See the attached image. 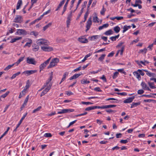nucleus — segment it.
I'll use <instances>...</instances> for the list:
<instances>
[{"instance_id": "f257e3e1", "label": "nucleus", "mask_w": 156, "mask_h": 156, "mask_svg": "<svg viewBox=\"0 0 156 156\" xmlns=\"http://www.w3.org/2000/svg\"><path fill=\"white\" fill-rule=\"evenodd\" d=\"M59 59L57 58L52 59L49 65L47 67L48 69H49L56 66L57 65V63L59 62Z\"/></svg>"}, {"instance_id": "f03ea898", "label": "nucleus", "mask_w": 156, "mask_h": 156, "mask_svg": "<svg viewBox=\"0 0 156 156\" xmlns=\"http://www.w3.org/2000/svg\"><path fill=\"white\" fill-rule=\"evenodd\" d=\"M53 78V72H51V76L47 80L44 85L43 86L42 89H44L45 87L48 86L50 83H52L51 81Z\"/></svg>"}, {"instance_id": "7ed1b4c3", "label": "nucleus", "mask_w": 156, "mask_h": 156, "mask_svg": "<svg viewBox=\"0 0 156 156\" xmlns=\"http://www.w3.org/2000/svg\"><path fill=\"white\" fill-rule=\"evenodd\" d=\"M37 43L38 45H47L48 44V41L43 38L39 39L37 41Z\"/></svg>"}, {"instance_id": "20e7f679", "label": "nucleus", "mask_w": 156, "mask_h": 156, "mask_svg": "<svg viewBox=\"0 0 156 156\" xmlns=\"http://www.w3.org/2000/svg\"><path fill=\"white\" fill-rule=\"evenodd\" d=\"M27 62L29 64H31L35 65L36 64L37 62L36 61L35 59L34 58L30 57L27 58Z\"/></svg>"}, {"instance_id": "39448f33", "label": "nucleus", "mask_w": 156, "mask_h": 156, "mask_svg": "<svg viewBox=\"0 0 156 156\" xmlns=\"http://www.w3.org/2000/svg\"><path fill=\"white\" fill-rule=\"evenodd\" d=\"M52 85V83H50L49 86H48L47 87H46V88L41 92V97L44 95L45 94H46L50 89Z\"/></svg>"}, {"instance_id": "423d86ee", "label": "nucleus", "mask_w": 156, "mask_h": 156, "mask_svg": "<svg viewBox=\"0 0 156 156\" xmlns=\"http://www.w3.org/2000/svg\"><path fill=\"white\" fill-rule=\"evenodd\" d=\"M91 19L92 18L91 17H90L87 21V25L86 26V27L87 28L86 30V31L89 30L90 28V26L91 25L92 23Z\"/></svg>"}, {"instance_id": "0eeeda50", "label": "nucleus", "mask_w": 156, "mask_h": 156, "mask_svg": "<svg viewBox=\"0 0 156 156\" xmlns=\"http://www.w3.org/2000/svg\"><path fill=\"white\" fill-rule=\"evenodd\" d=\"M16 33L19 35H26L27 34V32L25 30L20 29H17Z\"/></svg>"}, {"instance_id": "6e6552de", "label": "nucleus", "mask_w": 156, "mask_h": 156, "mask_svg": "<svg viewBox=\"0 0 156 156\" xmlns=\"http://www.w3.org/2000/svg\"><path fill=\"white\" fill-rule=\"evenodd\" d=\"M22 16L20 15H16L14 19V22L15 23H21L22 21Z\"/></svg>"}, {"instance_id": "1a4fd4ad", "label": "nucleus", "mask_w": 156, "mask_h": 156, "mask_svg": "<svg viewBox=\"0 0 156 156\" xmlns=\"http://www.w3.org/2000/svg\"><path fill=\"white\" fill-rule=\"evenodd\" d=\"M41 49L45 51H50L53 50V48L50 46H43L41 47Z\"/></svg>"}, {"instance_id": "9d476101", "label": "nucleus", "mask_w": 156, "mask_h": 156, "mask_svg": "<svg viewBox=\"0 0 156 156\" xmlns=\"http://www.w3.org/2000/svg\"><path fill=\"white\" fill-rule=\"evenodd\" d=\"M135 98L134 96H133L127 98L123 101V102L125 103H131L133 101V100Z\"/></svg>"}, {"instance_id": "9b49d317", "label": "nucleus", "mask_w": 156, "mask_h": 156, "mask_svg": "<svg viewBox=\"0 0 156 156\" xmlns=\"http://www.w3.org/2000/svg\"><path fill=\"white\" fill-rule=\"evenodd\" d=\"M79 41L81 43H86L88 42V40L87 39L83 37H79Z\"/></svg>"}, {"instance_id": "f8f14e48", "label": "nucleus", "mask_w": 156, "mask_h": 156, "mask_svg": "<svg viewBox=\"0 0 156 156\" xmlns=\"http://www.w3.org/2000/svg\"><path fill=\"white\" fill-rule=\"evenodd\" d=\"M82 74V73H78L75 74L73 75V76H71L69 79L70 80H71L74 79H76L77 78H78Z\"/></svg>"}, {"instance_id": "ddd939ff", "label": "nucleus", "mask_w": 156, "mask_h": 156, "mask_svg": "<svg viewBox=\"0 0 156 156\" xmlns=\"http://www.w3.org/2000/svg\"><path fill=\"white\" fill-rule=\"evenodd\" d=\"M63 111V113H70V112H73L74 111V109H62Z\"/></svg>"}, {"instance_id": "4468645a", "label": "nucleus", "mask_w": 156, "mask_h": 156, "mask_svg": "<svg viewBox=\"0 0 156 156\" xmlns=\"http://www.w3.org/2000/svg\"><path fill=\"white\" fill-rule=\"evenodd\" d=\"M27 113H25L22 117L21 119L20 120L19 123L17 125V127H19L20 126V124H21L23 120L24 119L25 117L27 116Z\"/></svg>"}, {"instance_id": "2eb2a0df", "label": "nucleus", "mask_w": 156, "mask_h": 156, "mask_svg": "<svg viewBox=\"0 0 156 156\" xmlns=\"http://www.w3.org/2000/svg\"><path fill=\"white\" fill-rule=\"evenodd\" d=\"M68 74H69V73L67 72H65L63 76V77L62 78L61 80L59 83L60 84H61V83L66 79V76H68Z\"/></svg>"}, {"instance_id": "dca6fc26", "label": "nucleus", "mask_w": 156, "mask_h": 156, "mask_svg": "<svg viewBox=\"0 0 156 156\" xmlns=\"http://www.w3.org/2000/svg\"><path fill=\"white\" fill-rule=\"evenodd\" d=\"M133 74L134 76H136V78L138 79L139 80H140L141 78V76L137 71L134 72Z\"/></svg>"}, {"instance_id": "f3484780", "label": "nucleus", "mask_w": 156, "mask_h": 156, "mask_svg": "<svg viewBox=\"0 0 156 156\" xmlns=\"http://www.w3.org/2000/svg\"><path fill=\"white\" fill-rule=\"evenodd\" d=\"M21 38L22 37H16L12 39L10 42L11 43H13L16 42L17 41L20 40Z\"/></svg>"}, {"instance_id": "a211bd4d", "label": "nucleus", "mask_w": 156, "mask_h": 156, "mask_svg": "<svg viewBox=\"0 0 156 156\" xmlns=\"http://www.w3.org/2000/svg\"><path fill=\"white\" fill-rule=\"evenodd\" d=\"M109 26V24L108 23H106L103 25L101 26H100L99 27L98 29L99 30H101L104 28H107Z\"/></svg>"}, {"instance_id": "6ab92c4d", "label": "nucleus", "mask_w": 156, "mask_h": 156, "mask_svg": "<svg viewBox=\"0 0 156 156\" xmlns=\"http://www.w3.org/2000/svg\"><path fill=\"white\" fill-rule=\"evenodd\" d=\"M113 32L112 30H109L106 31L104 33V34L106 35H109L113 34Z\"/></svg>"}, {"instance_id": "aec40b11", "label": "nucleus", "mask_w": 156, "mask_h": 156, "mask_svg": "<svg viewBox=\"0 0 156 156\" xmlns=\"http://www.w3.org/2000/svg\"><path fill=\"white\" fill-rule=\"evenodd\" d=\"M140 104V102H133L131 105V108H132L134 107L137 106L138 105H139Z\"/></svg>"}, {"instance_id": "412c9836", "label": "nucleus", "mask_w": 156, "mask_h": 156, "mask_svg": "<svg viewBox=\"0 0 156 156\" xmlns=\"http://www.w3.org/2000/svg\"><path fill=\"white\" fill-rule=\"evenodd\" d=\"M141 85L144 90H146L148 87L147 85L144 82H142L141 84Z\"/></svg>"}, {"instance_id": "4be33fe9", "label": "nucleus", "mask_w": 156, "mask_h": 156, "mask_svg": "<svg viewBox=\"0 0 156 156\" xmlns=\"http://www.w3.org/2000/svg\"><path fill=\"white\" fill-rule=\"evenodd\" d=\"M30 87V81L29 80H27L26 83V85L25 87H24L23 90H25L26 91H27V90Z\"/></svg>"}, {"instance_id": "5701e85b", "label": "nucleus", "mask_w": 156, "mask_h": 156, "mask_svg": "<svg viewBox=\"0 0 156 156\" xmlns=\"http://www.w3.org/2000/svg\"><path fill=\"white\" fill-rule=\"evenodd\" d=\"M26 92L27 91H26L25 90H23L22 91V92L20 93L19 96V98H21L23 95H25Z\"/></svg>"}, {"instance_id": "b1692460", "label": "nucleus", "mask_w": 156, "mask_h": 156, "mask_svg": "<svg viewBox=\"0 0 156 156\" xmlns=\"http://www.w3.org/2000/svg\"><path fill=\"white\" fill-rule=\"evenodd\" d=\"M113 30L116 33H117L119 32L120 28L118 26H116L114 28Z\"/></svg>"}, {"instance_id": "393cba45", "label": "nucleus", "mask_w": 156, "mask_h": 156, "mask_svg": "<svg viewBox=\"0 0 156 156\" xmlns=\"http://www.w3.org/2000/svg\"><path fill=\"white\" fill-rule=\"evenodd\" d=\"M100 37V36L99 35H94L90 37V40L91 41H95V40L99 38Z\"/></svg>"}, {"instance_id": "a878e982", "label": "nucleus", "mask_w": 156, "mask_h": 156, "mask_svg": "<svg viewBox=\"0 0 156 156\" xmlns=\"http://www.w3.org/2000/svg\"><path fill=\"white\" fill-rule=\"evenodd\" d=\"M148 84L150 86V87L151 89H155L156 88V87L154 86V82H148Z\"/></svg>"}, {"instance_id": "bb28decb", "label": "nucleus", "mask_w": 156, "mask_h": 156, "mask_svg": "<svg viewBox=\"0 0 156 156\" xmlns=\"http://www.w3.org/2000/svg\"><path fill=\"white\" fill-rule=\"evenodd\" d=\"M22 4V2L21 0H19L17 2V6H16V9H19Z\"/></svg>"}, {"instance_id": "cd10ccee", "label": "nucleus", "mask_w": 156, "mask_h": 156, "mask_svg": "<svg viewBox=\"0 0 156 156\" xmlns=\"http://www.w3.org/2000/svg\"><path fill=\"white\" fill-rule=\"evenodd\" d=\"M32 40L31 39H29V42H27L24 45V47H25L26 46H28L29 47H30L31 44L32 43Z\"/></svg>"}, {"instance_id": "c85d7f7f", "label": "nucleus", "mask_w": 156, "mask_h": 156, "mask_svg": "<svg viewBox=\"0 0 156 156\" xmlns=\"http://www.w3.org/2000/svg\"><path fill=\"white\" fill-rule=\"evenodd\" d=\"M90 83V81L87 80V79H83L81 81V83L82 84H87Z\"/></svg>"}, {"instance_id": "c756f323", "label": "nucleus", "mask_w": 156, "mask_h": 156, "mask_svg": "<svg viewBox=\"0 0 156 156\" xmlns=\"http://www.w3.org/2000/svg\"><path fill=\"white\" fill-rule=\"evenodd\" d=\"M69 2H68L67 1H66V2L65 5H64V7H63V10L62 13V15L64 12H65V11L66 10V7H67V6L68 5V3Z\"/></svg>"}, {"instance_id": "7c9ffc66", "label": "nucleus", "mask_w": 156, "mask_h": 156, "mask_svg": "<svg viewBox=\"0 0 156 156\" xmlns=\"http://www.w3.org/2000/svg\"><path fill=\"white\" fill-rule=\"evenodd\" d=\"M21 73L20 72H19L14 74H13L12 76L11 77V79H14L17 76H18L19 75H20Z\"/></svg>"}, {"instance_id": "2f4dec72", "label": "nucleus", "mask_w": 156, "mask_h": 156, "mask_svg": "<svg viewBox=\"0 0 156 156\" xmlns=\"http://www.w3.org/2000/svg\"><path fill=\"white\" fill-rule=\"evenodd\" d=\"M52 24V23H48V24L46 25L44 27H43V30L44 31H45L47 29H48L49 27L51 26Z\"/></svg>"}, {"instance_id": "473e14b6", "label": "nucleus", "mask_w": 156, "mask_h": 156, "mask_svg": "<svg viewBox=\"0 0 156 156\" xmlns=\"http://www.w3.org/2000/svg\"><path fill=\"white\" fill-rule=\"evenodd\" d=\"M105 55H106L105 54L102 55H101L98 58V60L101 62H102L104 59Z\"/></svg>"}, {"instance_id": "72a5a7b5", "label": "nucleus", "mask_w": 156, "mask_h": 156, "mask_svg": "<svg viewBox=\"0 0 156 156\" xmlns=\"http://www.w3.org/2000/svg\"><path fill=\"white\" fill-rule=\"evenodd\" d=\"M116 106V105H105V108H110L115 107Z\"/></svg>"}, {"instance_id": "f704fd0d", "label": "nucleus", "mask_w": 156, "mask_h": 156, "mask_svg": "<svg viewBox=\"0 0 156 156\" xmlns=\"http://www.w3.org/2000/svg\"><path fill=\"white\" fill-rule=\"evenodd\" d=\"M30 34L31 35H34L36 37L38 35V33L37 32L33 31L30 33Z\"/></svg>"}, {"instance_id": "c9c22d12", "label": "nucleus", "mask_w": 156, "mask_h": 156, "mask_svg": "<svg viewBox=\"0 0 156 156\" xmlns=\"http://www.w3.org/2000/svg\"><path fill=\"white\" fill-rule=\"evenodd\" d=\"M14 64H13L12 65H8L7 67L4 69V70L5 71H7L9 69H10L11 67H12L14 65Z\"/></svg>"}, {"instance_id": "e433bc0d", "label": "nucleus", "mask_w": 156, "mask_h": 156, "mask_svg": "<svg viewBox=\"0 0 156 156\" xmlns=\"http://www.w3.org/2000/svg\"><path fill=\"white\" fill-rule=\"evenodd\" d=\"M119 73L118 72H115L114 73V74L112 76V78L113 79H115L118 76Z\"/></svg>"}, {"instance_id": "4c0bfd02", "label": "nucleus", "mask_w": 156, "mask_h": 156, "mask_svg": "<svg viewBox=\"0 0 156 156\" xmlns=\"http://www.w3.org/2000/svg\"><path fill=\"white\" fill-rule=\"evenodd\" d=\"M45 67V66L43 64V63L41 64L39 66L40 72H41V71Z\"/></svg>"}, {"instance_id": "58836bf2", "label": "nucleus", "mask_w": 156, "mask_h": 156, "mask_svg": "<svg viewBox=\"0 0 156 156\" xmlns=\"http://www.w3.org/2000/svg\"><path fill=\"white\" fill-rule=\"evenodd\" d=\"M9 91L6 92L5 94L2 95L1 97L3 98H5L9 94Z\"/></svg>"}, {"instance_id": "ea45409f", "label": "nucleus", "mask_w": 156, "mask_h": 156, "mask_svg": "<svg viewBox=\"0 0 156 156\" xmlns=\"http://www.w3.org/2000/svg\"><path fill=\"white\" fill-rule=\"evenodd\" d=\"M51 57H50L48 60H47L46 61H45L43 63V64L45 66H46L49 63V62H50V60H51Z\"/></svg>"}, {"instance_id": "a19ab883", "label": "nucleus", "mask_w": 156, "mask_h": 156, "mask_svg": "<svg viewBox=\"0 0 156 156\" xmlns=\"http://www.w3.org/2000/svg\"><path fill=\"white\" fill-rule=\"evenodd\" d=\"M90 55H91V54L90 53L86 55L85 56L84 58H83V60H82L81 62H84L87 59V58H88V57H89V56H90Z\"/></svg>"}, {"instance_id": "79ce46f5", "label": "nucleus", "mask_w": 156, "mask_h": 156, "mask_svg": "<svg viewBox=\"0 0 156 156\" xmlns=\"http://www.w3.org/2000/svg\"><path fill=\"white\" fill-rule=\"evenodd\" d=\"M98 19L97 16H96L93 18V21L94 23H99V21L98 20Z\"/></svg>"}, {"instance_id": "37998d69", "label": "nucleus", "mask_w": 156, "mask_h": 156, "mask_svg": "<svg viewBox=\"0 0 156 156\" xmlns=\"http://www.w3.org/2000/svg\"><path fill=\"white\" fill-rule=\"evenodd\" d=\"M93 109H94V107L92 106L86 108L85 110L86 111H89Z\"/></svg>"}, {"instance_id": "c03bdc74", "label": "nucleus", "mask_w": 156, "mask_h": 156, "mask_svg": "<svg viewBox=\"0 0 156 156\" xmlns=\"http://www.w3.org/2000/svg\"><path fill=\"white\" fill-rule=\"evenodd\" d=\"M41 108V107L40 106H39V107H38L37 108L35 109L33 111V112L32 113H35L36 112L38 111H39Z\"/></svg>"}, {"instance_id": "a18cd8bd", "label": "nucleus", "mask_w": 156, "mask_h": 156, "mask_svg": "<svg viewBox=\"0 0 156 156\" xmlns=\"http://www.w3.org/2000/svg\"><path fill=\"white\" fill-rule=\"evenodd\" d=\"M24 57H21V58H20L18 60V61H17V62H16V63L17 64H19L20 62L22 61H23V59H24Z\"/></svg>"}, {"instance_id": "49530a36", "label": "nucleus", "mask_w": 156, "mask_h": 156, "mask_svg": "<svg viewBox=\"0 0 156 156\" xmlns=\"http://www.w3.org/2000/svg\"><path fill=\"white\" fill-rule=\"evenodd\" d=\"M39 48V46L36 45L35 46V47L33 48V50L34 51H36L38 50Z\"/></svg>"}, {"instance_id": "de8ad7c7", "label": "nucleus", "mask_w": 156, "mask_h": 156, "mask_svg": "<svg viewBox=\"0 0 156 156\" xmlns=\"http://www.w3.org/2000/svg\"><path fill=\"white\" fill-rule=\"evenodd\" d=\"M29 71V74L30 75L31 74H34V73H36L37 72V70H28Z\"/></svg>"}, {"instance_id": "09e8293b", "label": "nucleus", "mask_w": 156, "mask_h": 156, "mask_svg": "<svg viewBox=\"0 0 156 156\" xmlns=\"http://www.w3.org/2000/svg\"><path fill=\"white\" fill-rule=\"evenodd\" d=\"M44 136L46 137H50L52 136V135L51 133H46L44 134Z\"/></svg>"}, {"instance_id": "8fccbe9b", "label": "nucleus", "mask_w": 156, "mask_h": 156, "mask_svg": "<svg viewBox=\"0 0 156 156\" xmlns=\"http://www.w3.org/2000/svg\"><path fill=\"white\" fill-rule=\"evenodd\" d=\"M94 109L96 108L105 109V106H94Z\"/></svg>"}, {"instance_id": "3c124183", "label": "nucleus", "mask_w": 156, "mask_h": 156, "mask_svg": "<svg viewBox=\"0 0 156 156\" xmlns=\"http://www.w3.org/2000/svg\"><path fill=\"white\" fill-rule=\"evenodd\" d=\"M147 51V49L144 48V49H141L139 51V53H143L144 52L145 53H146Z\"/></svg>"}, {"instance_id": "603ef678", "label": "nucleus", "mask_w": 156, "mask_h": 156, "mask_svg": "<svg viewBox=\"0 0 156 156\" xmlns=\"http://www.w3.org/2000/svg\"><path fill=\"white\" fill-rule=\"evenodd\" d=\"M118 72H119L120 73H123L124 74H125L126 73V72H125L124 71V69H119L117 70Z\"/></svg>"}, {"instance_id": "864d4df0", "label": "nucleus", "mask_w": 156, "mask_h": 156, "mask_svg": "<svg viewBox=\"0 0 156 156\" xmlns=\"http://www.w3.org/2000/svg\"><path fill=\"white\" fill-rule=\"evenodd\" d=\"M124 50V47H122L121 49V50H118V51L119 53L120 52V54L121 55H122L123 54V52Z\"/></svg>"}, {"instance_id": "5fc2aeb1", "label": "nucleus", "mask_w": 156, "mask_h": 156, "mask_svg": "<svg viewBox=\"0 0 156 156\" xmlns=\"http://www.w3.org/2000/svg\"><path fill=\"white\" fill-rule=\"evenodd\" d=\"M72 15V11H71L70 12V13L68 15L67 19L68 20H71V18Z\"/></svg>"}, {"instance_id": "6e6d98bb", "label": "nucleus", "mask_w": 156, "mask_h": 156, "mask_svg": "<svg viewBox=\"0 0 156 156\" xmlns=\"http://www.w3.org/2000/svg\"><path fill=\"white\" fill-rule=\"evenodd\" d=\"M71 20H68L67 19L66 20V24H67V28H69V26L70 25V21Z\"/></svg>"}, {"instance_id": "4d7b16f0", "label": "nucleus", "mask_w": 156, "mask_h": 156, "mask_svg": "<svg viewBox=\"0 0 156 156\" xmlns=\"http://www.w3.org/2000/svg\"><path fill=\"white\" fill-rule=\"evenodd\" d=\"M105 9L104 6H103L102 9L100 12L101 14L102 15H104L105 14Z\"/></svg>"}, {"instance_id": "13d9d810", "label": "nucleus", "mask_w": 156, "mask_h": 156, "mask_svg": "<svg viewBox=\"0 0 156 156\" xmlns=\"http://www.w3.org/2000/svg\"><path fill=\"white\" fill-rule=\"evenodd\" d=\"M116 94L119 95L126 96L127 95V94L125 92L122 93H116Z\"/></svg>"}, {"instance_id": "bf43d9fd", "label": "nucleus", "mask_w": 156, "mask_h": 156, "mask_svg": "<svg viewBox=\"0 0 156 156\" xmlns=\"http://www.w3.org/2000/svg\"><path fill=\"white\" fill-rule=\"evenodd\" d=\"M105 50V48H103L98 50L94 52V53H99V52H102Z\"/></svg>"}, {"instance_id": "052dcab7", "label": "nucleus", "mask_w": 156, "mask_h": 156, "mask_svg": "<svg viewBox=\"0 0 156 156\" xmlns=\"http://www.w3.org/2000/svg\"><path fill=\"white\" fill-rule=\"evenodd\" d=\"M144 92L143 90L142 89H140L138 90L137 93L139 94H143Z\"/></svg>"}, {"instance_id": "680f3d73", "label": "nucleus", "mask_w": 156, "mask_h": 156, "mask_svg": "<svg viewBox=\"0 0 156 156\" xmlns=\"http://www.w3.org/2000/svg\"><path fill=\"white\" fill-rule=\"evenodd\" d=\"M106 111L109 113H111L112 112H113L114 113H115L116 112V111H114V110H112L111 109H110V110H106Z\"/></svg>"}, {"instance_id": "e2e57ef3", "label": "nucleus", "mask_w": 156, "mask_h": 156, "mask_svg": "<svg viewBox=\"0 0 156 156\" xmlns=\"http://www.w3.org/2000/svg\"><path fill=\"white\" fill-rule=\"evenodd\" d=\"M65 1V0H63L59 4L58 6L60 7L64 4Z\"/></svg>"}, {"instance_id": "0e129e2a", "label": "nucleus", "mask_w": 156, "mask_h": 156, "mask_svg": "<svg viewBox=\"0 0 156 156\" xmlns=\"http://www.w3.org/2000/svg\"><path fill=\"white\" fill-rule=\"evenodd\" d=\"M128 142L127 140H121L120 142L122 144H126Z\"/></svg>"}, {"instance_id": "69168bd1", "label": "nucleus", "mask_w": 156, "mask_h": 156, "mask_svg": "<svg viewBox=\"0 0 156 156\" xmlns=\"http://www.w3.org/2000/svg\"><path fill=\"white\" fill-rule=\"evenodd\" d=\"M138 20V19L137 18L132 19L129 20V21L132 22H136Z\"/></svg>"}, {"instance_id": "338daca9", "label": "nucleus", "mask_w": 156, "mask_h": 156, "mask_svg": "<svg viewBox=\"0 0 156 156\" xmlns=\"http://www.w3.org/2000/svg\"><path fill=\"white\" fill-rule=\"evenodd\" d=\"M94 90L98 92H101L102 90L100 89V88L99 87H96L94 89Z\"/></svg>"}, {"instance_id": "774afa93", "label": "nucleus", "mask_w": 156, "mask_h": 156, "mask_svg": "<svg viewBox=\"0 0 156 156\" xmlns=\"http://www.w3.org/2000/svg\"><path fill=\"white\" fill-rule=\"evenodd\" d=\"M137 71L138 72H139L140 75L142 76H144V73L140 69H138L137 70Z\"/></svg>"}]
</instances>
